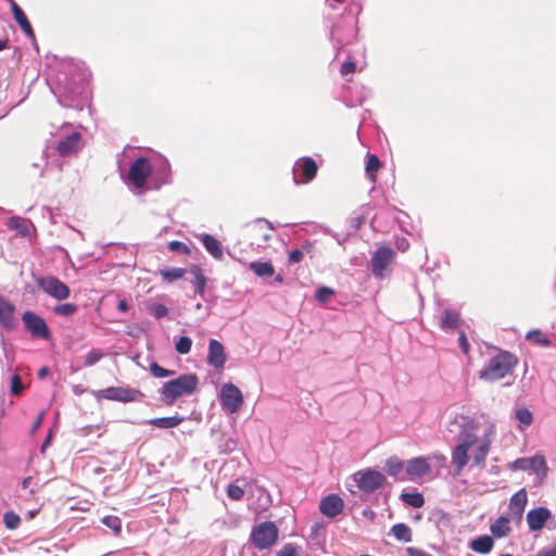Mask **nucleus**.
I'll list each match as a JSON object with an SVG mask.
<instances>
[{
	"mask_svg": "<svg viewBox=\"0 0 556 556\" xmlns=\"http://www.w3.org/2000/svg\"><path fill=\"white\" fill-rule=\"evenodd\" d=\"M518 365V357L508 352L501 351L490 358L489 363L479 371V378L488 382L501 380L514 372Z\"/></svg>",
	"mask_w": 556,
	"mask_h": 556,
	"instance_id": "obj_1",
	"label": "nucleus"
},
{
	"mask_svg": "<svg viewBox=\"0 0 556 556\" xmlns=\"http://www.w3.org/2000/svg\"><path fill=\"white\" fill-rule=\"evenodd\" d=\"M198 384L199 378L195 374L180 375L164 383L161 389V397L167 405H173L178 397L192 394Z\"/></svg>",
	"mask_w": 556,
	"mask_h": 556,
	"instance_id": "obj_2",
	"label": "nucleus"
},
{
	"mask_svg": "<svg viewBox=\"0 0 556 556\" xmlns=\"http://www.w3.org/2000/svg\"><path fill=\"white\" fill-rule=\"evenodd\" d=\"M278 538L279 529L273 521H263L254 526L250 533V542L261 551L274 546Z\"/></svg>",
	"mask_w": 556,
	"mask_h": 556,
	"instance_id": "obj_3",
	"label": "nucleus"
},
{
	"mask_svg": "<svg viewBox=\"0 0 556 556\" xmlns=\"http://www.w3.org/2000/svg\"><path fill=\"white\" fill-rule=\"evenodd\" d=\"M36 283L46 294L58 301L66 300L71 294L70 288L54 276L37 277Z\"/></svg>",
	"mask_w": 556,
	"mask_h": 556,
	"instance_id": "obj_4",
	"label": "nucleus"
},
{
	"mask_svg": "<svg viewBox=\"0 0 556 556\" xmlns=\"http://www.w3.org/2000/svg\"><path fill=\"white\" fill-rule=\"evenodd\" d=\"M357 488L366 493H372L383 486L387 481L386 476L374 469L359 470L354 475Z\"/></svg>",
	"mask_w": 556,
	"mask_h": 556,
	"instance_id": "obj_5",
	"label": "nucleus"
},
{
	"mask_svg": "<svg viewBox=\"0 0 556 556\" xmlns=\"http://www.w3.org/2000/svg\"><path fill=\"white\" fill-rule=\"evenodd\" d=\"M274 228L271 224L265 219H257L248 227V235L252 244L258 248L267 245L273 237Z\"/></svg>",
	"mask_w": 556,
	"mask_h": 556,
	"instance_id": "obj_6",
	"label": "nucleus"
},
{
	"mask_svg": "<svg viewBox=\"0 0 556 556\" xmlns=\"http://www.w3.org/2000/svg\"><path fill=\"white\" fill-rule=\"evenodd\" d=\"M153 172L152 165L147 157L137 159L130 166L128 172V180L136 187H144L147 179Z\"/></svg>",
	"mask_w": 556,
	"mask_h": 556,
	"instance_id": "obj_7",
	"label": "nucleus"
},
{
	"mask_svg": "<svg viewBox=\"0 0 556 556\" xmlns=\"http://www.w3.org/2000/svg\"><path fill=\"white\" fill-rule=\"evenodd\" d=\"M394 258L395 253L391 248H378L371 256L372 275L377 278H383L386 276V270L388 266L392 264Z\"/></svg>",
	"mask_w": 556,
	"mask_h": 556,
	"instance_id": "obj_8",
	"label": "nucleus"
},
{
	"mask_svg": "<svg viewBox=\"0 0 556 556\" xmlns=\"http://www.w3.org/2000/svg\"><path fill=\"white\" fill-rule=\"evenodd\" d=\"M222 405L230 413L238 412L243 405V395L233 383H225L220 389Z\"/></svg>",
	"mask_w": 556,
	"mask_h": 556,
	"instance_id": "obj_9",
	"label": "nucleus"
},
{
	"mask_svg": "<svg viewBox=\"0 0 556 556\" xmlns=\"http://www.w3.org/2000/svg\"><path fill=\"white\" fill-rule=\"evenodd\" d=\"M23 323L26 329L33 337L49 339L50 330L47 326L46 320L34 312L27 311L22 316Z\"/></svg>",
	"mask_w": 556,
	"mask_h": 556,
	"instance_id": "obj_10",
	"label": "nucleus"
},
{
	"mask_svg": "<svg viewBox=\"0 0 556 556\" xmlns=\"http://www.w3.org/2000/svg\"><path fill=\"white\" fill-rule=\"evenodd\" d=\"M475 439L468 437L463 443L456 445L452 452V462L455 466L456 473L459 475L468 464V451L473 445Z\"/></svg>",
	"mask_w": 556,
	"mask_h": 556,
	"instance_id": "obj_11",
	"label": "nucleus"
},
{
	"mask_svg": "<svg viewBox=\"0 0 556 556\" xmlns=\"http://www.w3.org/2000/svg\"><path fill=\"white\" fill-rule=\"evenodd\" d=\"M515 468L521 470H533L542 478L546 477L548 470L545 458L541 455H535L530 458H519L515 462Z\"/></svg>",
	"mask_w": 556,
	"mask_h": 556,
	"instance_id": "obj_12",
	"label": "nucleus"
},
{
	"mask_svg": "<svg viewBox=\"0 0 556 556\" xmlns=\"http://www.w3.org/2000/svg\"><path fill=\"white\" fill-rule=\"evenodd\" d=\"M431 471L430 464L426 457H415L407 462L405 472L407 479L414 480L415 478H421Z\"/></svg>",
	"mask_w": 556,
	"mask_h": 556,
	"instance_id": "obj_13",
	"label": "nucleus"
},
{
	"mask_svg": "<svg viewBox=\"0 0 556 556\" xmlns=\"http://www.w3.org/2000/svg\"><path fill=\"white\" fill-rule=\"evenodd\" d=\"M226 362L227 355L224 345L219 341L211 339L208 343L207 363L216 369H223Z\"/></svg>",
	"mask_w": 556,
	"mask_h": 556,
	"instance_id": "obj_14",
	"label": "nucleus"
},
{
	"mask_svg": "<svg viewBox=\"0 0 556 556\" xmlns=\"http://www.w3.org/2000/svg\"><path fill=\"white\" fill-rule=\"evenodd\" d=\"M551 517L552 514L546 507L531 509L527 514L528 527L531 531H540Z\"/></svg>",
	"mask_w": 556,
	"mask_h": 556,
	"instance_id": "obj_15",
	"label": "nucleus"
},
{
	"mask_svg": "<svg viewBox=\"0 0 556 556\" xmlns=\"http://www.w3.org/2000/svg\"><path fill=\"white\" fill-rule=\"evenodd\" d=\"M104 397L113 401L121 402H132L136 401L140 392L130 388H122V387H110L103 390Z\"/></svg>",
	"mask_w": 556,
	"mask_h": 556,
	"instance_id": "obj_16",
	"label": "nucleus"
},
{
	"mask_svg": "<svg viewBox=\"0 0 556 556\" xmlns=\"http://www.w3.org/2000/svg\"><path fill=\"white\" fill-rule=\"evenodd\" d=\"M343 501L338 495H328L324 497L319 503V509L323 515L334 518L340 515L343 510Z\"/></svg>",
	"mask_w": 556,
	"mask_h": 556,
	"instance_id": "obj_17",
	"label": "nucleus"
},
{
	"mask_svg": "<svg viewBox=\"0 0 556 556\" xmlns=\"http://www.w3.org/2000/svg\"><path fill=\"white\" fill-rule=\"evenodd\" d=\"M14 305L0 294V325L3 328L12 329L16 325V319L14 318Z\"/></svg>",
	"mask_w": 556,
	"mask_h": 556,
	"instance_id": "obj_18",
	"label": "nucleus"
},
{
	"mask_svg": "<svg viewBox=\"0 0 556 556\" xmlns=\"http://www.w3.org/2000/svg\"><path fill=\"white\" fill-rule=\"evenodd\" d=\"M80 141L81 135L74 131L58 143L56 150L62 156L71 155L79 150Z\"/></svg>",
	"mask_w": 556,
	"mask_h": 556,
	"instance_id": "obj_19",
	"label": "nucleus"
},
{
	"mask_svg": "<svg viewBox=\"0 0 556 556\" xmlns=\"http://www.w3.org/2000/svg\"><path fill=\"white\" fill-rule=\"evenodd\" d=\"M405 467L404 462L395 456L388 458L384 465V469L388 475L394 477L399 481L407 480V477L401 476Z\"/></svg>",
	"mask_w": 556,
	"mask_h": 556,
	"instance_id": "obj_20",
	"label": "nucleus"
},
{
	"mask_svg": "<svg viewBox=\"0 0 556 556\" xmlns=\"http://www.w3.org/2000/svg\"><path fill=\"white\" fill-rule=\"evenodd\" d=\"M298 166L305 181H311L316 177L318 167L316 162L312 157H302L299 161Z\"/></svg>",
	"mask_w": 556,
	"mask_h": 556,
	"instance_id": "obj_21",
	"label": "nucleus"
},
{
	"mask_svg": "<svg viewBox=\"0 0 556 556\" xmlns=\"http://www.w3.org/2000/svg\"><path fill=\"white\" fill-rule=\"evenodd\" d=\"M527 502V492L525 489H521L511 496L509 509L518 517H521L525 511Z\"/></svg>",
	"mask_w": 556,
	"mask_h": 556,
	"instance_id": "obj_22",
	"label": "nucleus"
},
{
	"mask_svg": "<svg viewBox=\"0 0 556 556\" xmlns=\"http://www.w3.org/2000/svg\"><path fill=\"white\" fill-rule=\"evenodd\" d=\"M494 546V540L490 535H481L470 541L469 547L479 554H488Z\"/></svg>",
	"mask_w": 556,
	"mask_h": 556,
	"instance_id": "obj_23",
	"label": "nucleus"
},
{
	"mask_svg": "<svg viewBox=\"0 0 556 556\" xmlns=\"http://www.w3.org/2000/svg\"><path fill=\"white\" fill-rule=\"evenodd\" d=\"M30 220L20 216H12L8 222V227L15 230L17 235L22 237H28L30 235Z\"/></svg>",
	"mask_w": 556,
	"mask_h": 556,
	"instance_id": "obj_24",
	"label": "nucleus"
},
{
	"mask_svg": "<svg viewBox=\"0 0 556 556\" xmlns=\"http://www.w3.org/2000/svg\"><path fill=\"white\" fill-rule=\"evenodd\" d=\"M204 248L206 251L215 258L222 260L223 258V249L220 242L211 235H203L201 239Z\"/></svg>",
	"mask_w": 556,
	"mask_h": 556,
	"instance_id": "obj_25",
	"label": "nucleus"
},
{
	"mask_svg": "<svg viewBox=\"0 0 556 556\" xmlns=\"http://www.w3.org/2000/svg\"><path fill=\"white\" fill-rule=\"evenodd\" d=\"M249 268L257 276V277H271L275 274L274 265L270 262H260L254 261L251 262Z\"/></svg>",
	"mask_w": 556,
	"mask_h": 556,
	"instance_id": "obj_26",
	"label": "nucleus"
},
{
	"mask_svg": "<svg viewBox=\"0 0 556 556\" xmlns=\"http://www.w3.org/2000/svg\"><path fill=\"white\" fill-rule=\"evenodd\" d=\"M184 421V417L175 415L170 417H159L149 420V424L162 429H170L179 426Z\"/></svg>",
	"mask_w": 556,
	"mask_h": 556,
	"instance_id": "obj_27",
	"label": "nucleus"
},
{
	"mask_svg": "<svg viewBox=\"0 0 556 556\" xmlns=\"http://www.w3.org/2000/svg\"><path fill=\"white\" fill-rule=\"evenodd\" d=\"M381 162L379 157L376 154H368L367 155V163H366V174L371 182H376L377 180V174L379 169L381 168Z\"/></svg>",
	"mask_w": 556,
	"mask_h": 556,
	"instance_id": "obj_28",
	"label": "nucleus"
},
{
	"mask_svg": "<svg viewBox=\"0 0 556 556\" xmlns=\"http://www.w3.org/2000/svg\"><path fill=\"white\" fill-rule=\"evenodd\" d=\"M190 273L193 275L192 283L195 286V292L203 295L206 287V278L204 277L201 267L193 265Z\"/></svg>",
	"mask_w": 556,
	"mask_h": 556,
	"instance_id": "obj_29",
	"label": "nucleus"
},
{
	"mask_svg": "<svg viewBox=\"0 0 556 556\" xmlns=\"http://www.w3.org/2000/svg\"><path fill=\"white\" fill-rule=\"evenodd\" d=\"M491 532L496 538L506 536L510 532L509 520L506 517H500L494 523L491 525Z\"/></svg>",
	"mask_w": 556,
	"mask_h": 556,
	"instance_id": "obj_30",
	"label": "nucleus"
},
{
	"mask_svg": "<svg viewBox=\"0 0 556 556\" xmlns=\"http://www.w3.org/2000/svg\"><path fill=\"white\" fill-rule=\"evenodd\" d=\"M459 325V314L456 311L446 309L441 319V328L454 329Z\"/></svg>",
	"mask_w": 556,
	"mask_h": 556,
	"instance_id": "obj_31",
	"label": "nucleus"
},
{
	"mask_svg": "<svg viewBox=\"0 0 556 556\" xmlns=\"http://www.w3.org/2000/svg\"><path fill=\"white\" fill-rule=\"evenodd\" d=\"M392 534L396 540L408 543L412 541V530L405 523H396L391 528Z\"/></svg>",
	"mask_w": 556,
	"mask_h": 556,
	"instance_id": "obj_32",
	"label": "nucleus"
},
{
	"mask_svg": "<svg viewBox=\"0 0 556 556\" xmlns=\"http://www.w3.org/2000/svg\"><path fill=\"white\" fill-rule=\"evenodd\" d=\"M490 452V442H483L481 443L473 454V463L479 466L480 468H483L485 466V459Z\"/></svg>",
	"mask_w": 556,
	"mask_h": 556,
	"instance_id": "obj_33",
	"label": "nucleus"
},
{
	"mask_svg": "<svg viewBox=\"0 0 556 556\" xmlns=\"http://www.w3.org/2000/svg\"><path fill=\"white\" fill-rule=\"evenodd\" d=\"M402 501L414 507V508H420L425 504V500L421 493L415 492V493H402L401 494Z\"/></svg>",
	"mask_w": 556,
	"mask_h": 556,
	"instance_id": "obj_34",
	"label": "nucleus"
},
{
	"mask_svg": "<svg viewBox=\"0 0 556 556\" xmlns=\"http://www.w3.org/2000/svg\"><path fill=\"white\" fill-rule=\"evenodd\" d=\"M527 340L540 344L542 346H548L551 344V340L540 329L531 330L526 336Z\"/></svg>",
	"mask_w": 556,
	"mask_h": 556,
	"instance_id": "obj_35",
	"label": "nucleus"
},
{
	"mask_svg": "<svg viewBox=\"0 0 556 556\" xmlns=\"http://www.w3.org/2000/svg\"><path fill=\"white\" fill-rule=\"evenodd\" d=\"M516 419L519 421V428L523 429L533 422V415L528 408H518L515 413Z\"/></svg>",
	"mask_w": 556,
	"mask_h": 556,
	"instance_id": "obj_36",
	"label": "nucleus"
},
{
	"mask_svg": "<svg viewBox=\"0 0 556 556\" xmlns=\"http://www.w3.org/2000/svg\"><path fill=\"white\" fill-rule=\"evenodd\" d=\"M185 274L186 269L184 268H166L160 270L161 277L168 282L181 279Z\"/></svg>",
	"mask_w": 556,
	"mask_h": 556,
	"instance_id": "obj_37",
	"label": "nucleus"
},
{
	"mask_svg": "<svg viewBox=\"0 0 556 556\" xmlns=\"http://www.w3.org/2000/svg\"><path fill=\"white\" fill-rule=\"evenodd\" d=\"M192 340L189 337L182 336L175 341V350L178 354L185 355L191 351Z\"/></svg>",
	"mask_w": 556,
	"mask_h": 556,
	"instance_id": "obj_38",
	"label": "nucleus"
},
{
	"mask_svg": "<svg viewBox=\"0 0 556 556\" xmlns=\"http://www.w3.org/2000/svg\"><path fill=\"white\" fill-rule=\"evenodd\" d=\"M53 312L63 317H71L77 312V305L74 303L59 304L53 308Z\"/></svg>",
	"mask_w": 556,
	"mask_h": 556,
	"instance_id": "obj_39",
	"label": "nucleus"
},
{
	"mask_svg": "<svg viewBox=\"0 0 556 556\" xmlns=\"http://www.w3.org/2000/svg\"><path fill=\"white\" fill-rule=\"evenodd\" d=\"M3 522H4V526H5L7 529L15 530L21 525V518L14 511H7L3 515Z\"/></svg>",
	"mask_w": 556,
	"mask_h": 556,
	"instance_id": "obj_40",
	"label": "nucleus"
},
{
	"mask_svg": "<svg viewBox=\"0 0 556 556\" xmlns=\"http://www.w3.org/2000/svg\"><path fill=\"white\" fill-rule=\"evenodd\" d=\"M149 368L151 375L154 376L155 378H165L173 376L175 374L174 370L166 369L159 365L156 362L151 363Z\"/></svg>",
	"mask_w": 556,
	"mask_h": 556,
	"instance_id": "obj_41",
	"label": "nucleus"
},
{
	"mask_svg": "<svg viewBox=\"0 0 556 556\" xmlns=\"http://www.w3.org/2000/svg\"><path fill=\"white\" fill-rule=\"evenodd\" d=\"M102 523L108 528L112 529L114 534H119L122 531V521L116 516H105L102 519Z\"/></svg>",
	"mask_w": 556,
	"mask_h": 556,
	"instance_id": "obj_42",
	"label": "nucleus"
},
{
	"mask_svg": "<svg viewBox=\"0 0 556 556\" xmlns=\"http://www.w3.org/2000/svg\"><path fill=\"white\" fill-rule=\"evenodd\" d=\"M148 312L155 318H163L168 315V308L161 303L151 304L148 306Z\"/></svg>",
	"mask_w": 556,
	"mask_h": 556,
	"instance_id": "obj_43",
	"label": "nucleus"
},
{
	"mask_svg": "<svg viewBox=\"0 0 556 556\" xmlns=\"http://www.w3.org/2000/svg\"><path fill=\"white\" fill-rule=\"evenodd\" d=\"M103 356H104V354L101 350L93 349L87 353V355L85 357V365L92 366L96 363H98L99 361H101L103 358Z\"/></svg>",
	"mask_w": 556,
	"mask_h": 556,
	"instance_id": "obj_44",
	"label": "nucleus"
},
{
	"mask_svg": "<svg viewBox=\"0 0 556 556\" xmlns=\"http://www.w3.org/2000/svg\"><path fill=\"white\" fill-rule=\"evenodd\" d=\"M334 294V290L329 287H320L315 294V298L320 303H326Z\"/></svg>",
	"mask_w": 556,
	"mask_h": 556,
	"instance_id": "obj_45",
	"label": "nucleus"
},
{
	"mask_svg": "<svg viewBox=\"0 0 556 556\" xmlns=\"http://www.w3.org/2000/svg\"><path fill=\"white\" fill-rule=\"evenodd\" d=\"M227 495L233 501H240L244 496V490L237 484H229L227 488Z\"/></svg>",
	"mask_w": 556,
	"mask_h": 556,
	"instance_id": "obj_46",
	"label": "nucleus"
},
{
	"mask_svg": "<svg viewBox=\"0 0 556 556\" xmlns=\"http://www.w3.org/2000/svg\"><path fill=\"white\" fill-rule=\"evenodd\" d=\"M277 556H300V552L295 545L288 543L277 552Z\"/></svg>",
	"mask_w": 556,
	"mask_h": 556,
	"instance_id": "obj_47",
	"label": "nucleus"
},
{
	"mask_svg": "<svg viewBox=\"0 0 556 556\" xmlns=\"http://www.w3.org/2000/svg\"><path fill=\"white\" fill-rule=\"evenodd\" d=\"M24 389L22 378L18 375H14L11 379V392L12 394H20Z\"/></svg>",
	"mask_w": 556,
	"mask_h": 556,
	"instance_id": "obj_48",
	"label": "nucleus"
},
{
	"mask_svg": "<svg viewBox=\"0 0 556 556\" xmlns=\"http://www.w3.org/2000/svg\"><path fill=\"white\" fill-rule=\"evenodd\" d=\"M356 71V63L354 61H345L342 63L340 74L342 76L352 74Z\"/></svg>",
	"mask_w": 556,
	"mask_h": 556,
	"instance_id": "obj_49",
	"label": "nucleus"
},
{
	"mask_svg": "<svg viewBox=\"0 0 556 556\" xmlns=\"http://www.w3.org/2000/svg\"><path fill=\"white\" fill-rule=\"evenodd\" d=\"M303 250L295 249L289 253L288 261L290 264L300 263L303 260Z\"/></svg>",
	"mask_w": 556,
	"mask_h": 556,
	"instance_id": "obj_50",
	"label": "nucleus"
},
{
	"mask_svg": "<svg viewBox=\"0 0 556 556\" xmlns=\"http://www.w3.org/2000/svg\"><path fill=\"white\" fill-rule=\"evenodd\" d=\"M458 341H459V345H460V349H462L463 353L468 355L469 351H470V344H469V342L467 340V337H466L464 331L459 332Z\"/></svg>",
	"mask_w": 556,
	"mask_h": 556,
	"instance_id": "obj_51",
	"label": "nucleus"
},
{
	"mask_svg": "<svg viewBox=\"0 0 556 556\" xmlns=\"http://www.w3.org/2000/svg\"><path fill=\"white\" fill-rule=\"evenodd\" d=\"M169 249L170 251H175V252H188V248L180 241H172L169 243Z\"/></svg>",
	"mask_w": 556,
	"mask_h": 556,
	"instance_id": "obj_52",
	"label": "nucleus"
},
{
	"mask_svg": "<svg viewBox=\"0 0 556 556\" xmlns=\"http://www.w3.org/2000/svg\"><path fill=\"white\" fill-rule=\"evenodd\" d=\"M33 483V477L28 476L22 481V488L23 489H29V493L33 495L35 494L36 490L34 488H30Z\"/></svg>",
	"mask_w": 556,
	"mask_h": 556,
	"instance_id": "obj_53",
	"label": "nucleus"
},
{
	"mask_svg": "<svg viewBox=\"0 0 556 556\" xmlns=\"http://www.w3.org/2000/svg\"><path fill=\"white\" fill-rule=\"evenodd\" d=\"M536 556H556V544L551 548L541 549Z\"/></svg>",
	"mask_w": 556,
	"mask_h": 556,
	"instance_id": "obj_54",
	"label": "nucleus"
},
{
	"mask_svg": "<svg viewBox=\"0 0 556 556\" xmlns=\"http://www.w3.org/2000/svg\"><path fill=\"white\" fill-rule=\"evenodd\" d=\"M128 307L129 306L126 300H121L117 304V309L123 313L127 312Z\"/></svg>",
	"mask_w": 556,
	"mask_h": 556,
	"instance_id": "obj_55",
	"label": "nucleus"
},
{
	"mask_svg": "<svg viewBox=\"0 0 556 556\" xmlns=\"http://www.w3.org/2000/svg\"><path fill=\"white\" fill-rule=\"evenodd\" d=\"M49 374V368L47 366H43L42 368H40V370L38 371V377L40 379H43L45 377H47Z\"/></svg>",
	"mask_w": 556,
	"mask_h": 556,
	"instance_id": "obj_56",
	"label": "nucleus"
},
{
	"mask_svg": "<svg viewBox=\"0 0 556 556\" xmlns=\"http://www.w3.org/2000/svg\"><path fill=\"white\" fill-rule=\"evenodd\" d=\"M408 242L403 239L401 242L397 243V249L405 251L408 248Z\"/></svg>",
	"mask_w": 556,
	"mask_h": 556,
	"instance_id": "obj_57",
	"label": "nucleus"
},
{
	"mask_svg": "<svg viewBox=\"0 0 556 556\" xmlns=\"http://www.w3.org/2000/svg\"><path fill=\"white\" fill-rule=\"evenodd\" d=\"M9 39H0V51L4 50L8 47Z\"/></svg>",
	"mask_w": 556,
	"mask_h": 556,
	"instance_id": "obj_58",
	"label": "nucleus"
},
{
	"mask_svg": "<svg viewBox=\"0 0 556 556\" xmlns=\"http://www.w3.org/2000/svg\"><path fill=\"white\" fill-rule=\"evenodd\" d=\"M50 440H51V434H49L48 438L46 439L45 443L41 446V451H43L46 448V446L50 443Z\"/></svg>",
	"mask_w": 556,
	"mask_h": 556,
	"instance_id": "obj_59",
	"label": "nucleus"
},
{
	"mask_svg": "<svg viewBox=\"0 0 556 556\" xmlns=\"http://www.w3.org/2000/svg\"><path fill=\"white\" fill-rule=\"evenodd\" d=\"M275 280L279 283H282L283 282V277L281 275H277Z\"/></svg>",
	"mask_w": 556,
	"mask_h": 556,
	"instance_id": "obj_60",
	"label": "nucleus"
},
{
	"mask_svg": "<svg viewBox=\"0 0 556 556\" xmlns=\"http://www.w3.org/2000/svg\"><path fill=\"white\" fill-rule=\"evenodd\" d=\"M312 248V244L311 243H307V244H304L303 245V250H306V251H309Z\"/></svg>",
	"mask_w": 556,
	"mask_h": 556,
	"instance_id": "obj_61",
	"label": "nucleus"
},
{
	"mask_svg": "<svg viewBox=\"0 0 556 556\" xmlns=\"http://www.w3.org/2000/svg\"><path fill=\"white\" fill-rule=\"evenodd\" d=\"M41 419H42V416H40V417L38 418V420L36 421V425H35V427H38V426L40 425V422H41Z\"/></svg>",
	"mask_w": 556,
	"mask_h": 556,
	"instance_id": "obj_62",
	"label": "nucleus"
},
{
	"mask_svg": "<svg viewBox=\"0 0 556 556\" xmlns=\"http://www.w3.org/2000/svg\"><path fill=\"white\" fill-rule=\"evenodd\" d=\"M437 458H438L439 460H442V462H444V460H445V457H444L443 455L438 456Z\"/></svg>",
	"mask_w": 556,
	"mask_h": 556,
	"instance_id": "obj_63",
	"label": "nucleus"
},
{
	"mask_svg": "<svg viewBox=\"0 0 556 556\" xmlns=\"http://www.w3.org/2000/svg\"><path fill=\"white\" fill-rule=\"evenodd\" d=\"M501 556H513L511 554H504V555H501Z\"/></svg>",
	"mask_w": 556,
	"mask_h": 556,
	"instance_id": "obj_64",
	"label": "nucleus"
}]
</instances>
